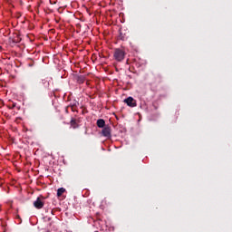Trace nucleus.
<instances>
[{"mask_svg": "<svg viewBox=\"0 0 232 232\" xmlns=\"http://www.w3.org/2000/svg\"><path fill=\"white\" fill-rule=\"evenodd\" d=\"M113 57L115 59V61H118V63H121V62L124 61V58L126 57V51H124L123 49H120V48L115 49Z\"/></svg>", "mask_w": 232, "mask_h": 232, "instance_id": "nucleus-1", "label": "nucleus"}, {"mask_svg": "<svg viewBox=\"0 0 232 232\" xmlns=\"http://www.w3.org/2000/svg\"><path fill=\"white\" fill-rule=\"evenodd\" d=\"M124 102L127 106H130V108H135V106H137V101H135L133 97H128L124 100Z\"/></svg>", "mask_w": 232, "mask_h": 232, "instance_id": "nucleus-2", "label": "nucleus"}, {"mask_svg": "<svg viewBox=\"0 0 232 232\" xmlns=\"http://www.w3.org/2000/svg\"><path fill=\"white\" fill-rule=\"evenodd\" d=\"M34 206L36 209H43L44 208V200L41 198H37V199L34 202Z\"/></svg>", "mask_w": 232, "mask_h": 232, "instance_id": "nucleus-3", "label": "nucleus"}, {"mask_svg": "<svg viewBox=\"0 0 232 232\" xmlns=\"http://www.w3.org/2000/svg\"><path fill=\"white\" fill-rule=\"evenodd\" d=\"M102 134L103 137H107V139H110L111 137V128L110 127H105L102 130Z\"/></svg>", "mask_w": 232, "mask_h": 232, "instance_id": "nucleus-4", "label": "nucleus"}, {"mask_svg": "<svg viewBox=\"0 0 232 232\" xmlns=\"http://www.w3.org/2000/svg\"><path fill=\"white\" fill-rule=\"evenodd\" d=\"M96 224H100V229L102 231H108V225H106L105 221L98 220L96 221Z\"/></svg>", "mask_w": 232, "mask_h": 232, "instance_id": "nucleus-5", "label": "nucleus"}, {"mask_svg": "<svg viewBox=\"0 0 232 232\" xmlns=\"http://www.w3.org/2000/svg\"><path fill=\"white\" fill-rule=\"evenodd\" d=\"M97 126L98 128H104V126H106V121H104L102 119H100L97 121Z\"/></svg>", "mask_w": 232, "mask_h": 232, "instance_id": "nucleus-6", "label": "nucleus"}, {"mask_svg": "<svg viewBox=\"0 0 232 232\" xmlns=\"http://www.w3.org/2000/svg\"><path fill=\"white\" fill-rule=\"evenodd\" d=\"M65 191H66V188H58V190H57V197H62L63 193H64Z\"/></svg>", "mask_w": 232, "mask_h": 232, "instance_id": "nucleus-7", "label": "nucleus"}, {"mask_svg": "<svg viewBox=\"0 0 232 232\" xmlns=\"http://www.w3.org/2000/svg\"><path fill=\"white\" fill-rule=\"evenodd\" d=\"M71 126L72 128L75 129V128H79V124L77 123V121L75 120H72L71 121Z\"/></svg>", "mask_w": 232, "mask_h": 232, "instance_id": "nucleus-8", "label": "nucleus"}, {"mask_svg": "<svg viewBox=\"0 0 232 232\" xmlns=\"http://www.w3.org/2000/svg\"><path fill=\"white\" fill-rule=\"evenodd\" d=\"M0 50H3V47H2V46H0Z\"/></svg>", "mask_w": 232, "mask_h": 232, "instance_id": "nucleus-9", "label": "nucleus"}]
</instances>
